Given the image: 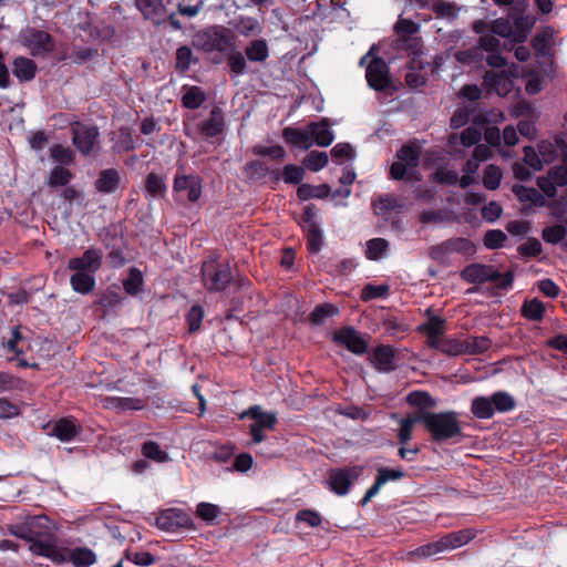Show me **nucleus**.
Wrapping results in <instances>:
<instances>
[{
	"label": "nucleus",
	"instance_id": "f257e3e1",
	"mask_svg": "<svg viewBox=\"0 0 567 567\" xmlns=\"http://www.w3.org/2000/svg\"><path fill=\"white\" fill-rule=\"evenodd\" d=\"M9 530L18 538L28 540L29 549L35 556L49 559V551L59 547L51 520L45 515L28 517L23 523L10 526Z\"/></svg>",
	"mask_w": 567,
	"mask_h": 567
},
{
	"label": "nucleus",
	"instance_id": "f03ea898",
	"mask_svg": "<svg viewBox=\"0 0 567 567\" xmlns=\"http://www.w3.org/2000/svg\"><path fill=\"white\" fill-rule=\"evenodd\" d=\"M421 423L435 442H445L462 435L458 414L455 411L439 413L421 411Z\"/></svg>",
	"mask_w": 567,
	"mask_h": 567
},
{
	"label": "nucleus",
	"instance_id": "7ed1b4c3",
	"mask_svg": "<svg viewBox=\"0 0 567 567\" xmlns=\"http://www.w3.org/2000/svg\"><path fill=\"white\" fill-rule=\"evenodd\" d=\"M477 532L474 528H464L461 530L445 534L435 542L427 543L410 551L422 558H429L443 551L453 550L468 544L476 537Z\"/></svg>",
	"mask_w": 567,
	"mask_h": 567
},
{
	"label": "nucleus",
	"instance_id": "20e7f679",
	"mask_svg": "<svg viewBox=\"0 0 567 567\" xmlns=\"http://www.w3.org/2000/svg\"><path fill=\"white\" fill-rule=\"evenodd\" d=\"M461 278L467 284L494 282L497 288L507 289L513 285L514 275L511 271L499 272L493 266L482 264H471L460 274Z\"/></svg>",
	"mask_w": 567,
	"mask_h": 567
},
{
	"label": "nucleus",
	"instance_id": "39448f33",
	"mask_svg": "<svg viewBox=\"0 0 567 567\" xmlns=\"http://www.w3.org/2000/svg\"><path fill=\"white\" fill-rule=\"evenodd\" d=\"M233 279L229 264L218 262L215 259L203 262L202 282L208 291H224L231 284Z\"/></svg>",
	"mask_w": 567,
	"mask_h": 567
},
{
	"label": "nucleus",
	"instance_id": "423d86ee",
	"mask_svg": "<svg viewBox=\"0 0 567 567\" xmlns=\"http://www.w3.org/2000/svg\"><path fill=\"white\" fill-rule=\"evenodd\" d=\"M198 48L205 52L225 53L235 45V39L225 27L215 25L207 28L196 35Z\"/></svg>",
	"mask_w": 567,
	"mask_h": 567
},
{
	"label": "nucleus",
	"instance_id": "0eeeda50",
	"mask_svg": "<svg viewBox=\"0 0 567 567\" xmlns=\"http://www.w3.org/2000/svg\"><path fill=\"white\" fill-rule=\"evenodd\" d=\"M240 419L250 417L252 423L249 425V433L251 435V443L259 444L265 439L264 434L267 430H274L277 424V415L272 412H265L259 405H252L248 410L244 411Z\"/></svg>",
	"mask_w": 567,
	"mask_h": 567
},
{
	"label": "nucleus",
	"instance_id": "6e6552de",
	"mask_svg": "<svg viewBox=\"0 0 567 567\" xmlns=\"http://www.w3.org/2000/svg\"><path fill=\"white\" fill-rule=\"evenodd\" d=\"M49 559L55 565L71 563L73 567H91L96 560V554L89 547L69 549L59 546L56 550L49 551Z\"/></svg>",
	"mask_w": 567,
	"mask_h": 567
},
{
	"label": "nucleus",
	"instance_id": "1a4fd4ad",
	"mask_svg": "<svg viewBox=\"0 0 567 567\" xmlns=\"http://www.w3.org/2000/svg\"><path fill=\"white\" fill-rule=\"evenodd\" d=\"M71 132L72 143L83 156L91 155L99 145L100 132L95 125L75 122L71 126Z\"/></svg>",
	"mask_w": 567,
	"mask_h": 567
},
{
	"label": "nucleus",
	"instance_id": "9d476101",
	"mask_svg": "<svg viewBox=\"0 0 567 567\" xmlns=\"http://www.w3.org/2000/svg\"><path fill=\"white\" fill-rule=\"evenodd\" d=\"M21 42L32 56H45L54 50L55 45L54 39L49 32L34 28L22 32Z\"/></svg>",
	"mask_w": 567,
	"mask_h": 567
},
{
	"label": "nucleus",
	"instance_id": "9b49d317",
	"mask_svg": "<svg viewBox=\"0 0 567 567\" xmlns=\"http://www.w3.org/2000/svg\"><path fill=\"white\" fill-rule=\"evenodd\" d=\"M203 190V179L198 175H176L173 183L175 200L186 198L189 203H196Z\"/></svg>",
	"mask_w": 567,
	"mask_h": 567
},
{
	"label": "nucleus",
	"instance_id": "f8f14e48",
	"mask_svg": "<svg viewBox=\"0 0 567 567\" xmlns=\"http://www.w3.org/2000/svg\"><path fill=\"white\" fill-rule=\"evenodd\" d=\"M316 217L315 206H306L301 215V227L306 234L307 248L312 254L318 252L322 247V231Z\"/></svg>",
	"mask_w": 567,
	"mask_h": 567
},
{
	"label": "nucleus",
	"instance_id": "ddd939ff",
	"mask_svg": "<svg viewBox=\"0 0 567 567\" xmlns=\"http://www.w3.org/2000/svg\"><path fill=\"white\" fill-rule=\"evenodd\" d=\"M362 472V466L331 470L328 482L330 489L340 496L348 494L351 485L361 476Z\"/></svg>",
	"mask_w": 567,
	"mask_h": 567
},
{
	"label": "nucleus",
	"instance_id": "4468645a",
	"mask_svg": "<svg viewBox=\"0 0 567 567\" xmlns=\"http://www.w3.org/2000/svg\"><path fill=\"white\" fill-rule=\"evenodd\" d=\"M365 79L371 89L385 91L391 83L389 65L383 59L374 56L367 66Z\"/></svg>",
	"mask_w": 567,
	"mask_h": 567
},
{
	"label": "nucleus",
	"instance_id": "2eb2a0df",
	"mask_svg": "<svg viewBox=\"0 0 567 567\" xmlns=\"http://www.w3.org/2000/svg\"><path fill=\"white\" fill-rule=\"evenodd\" d=\"M156 526L165 532H176L194 526L192 517L181 508H167L156 517Z\"/></svg>",
	"mask_w": 567,
	"mask_h": 567
},
{
	"label": "nucleus",
	"instance_id": "dca6fc26",
	"mask_svg": "<svg viewBox=\"0 0 567 567\" xmlns=\"http://www.w3.org/2000/svg\"><path fill=\"white\" fill-rule=\"evenodd\" d=\"M333 342L344 346L350 352L361 355L368 351V343L352 327H343L337 330L332 337Z\"/></svg>",
	"mask_w": 567,
	"mask_h": 567
},
{
	"label": "nucleus",
	"instance_id": "f3484780",
	"mask_svg": "<svg viewBox=\"0 0 567 567\" xmlns=\"http://www.w3.org/2000/svg\"><path fill=\"white\" fill-rule=\"evenodd\" d=\"M102 258L100 249L89 248L82 256L69 259L68 268L72 271H85L94 275L102 266Z\"/></svg>",
	"mask_w": 567,
	"mask_h": 567
},
{
	"label": "nucleus",
	"instance_id": "a211bd4d",
	"mask_svg": "<svg viewBox=\"0 0 567 567\" xmlns=\"http://www.w3.org/2000/svg\"><path fill=\"white\" fill-rule=\"evenodd\" d=\"M226 128L225 113L218 105H214L209 116L197 124V130L206 138L221 135Z\"/></svg>",
	"mask_w": 567,
	"mask_h": 567
},
{
	"label": "nucleus",
	"instance_id": "6ab92c4d",
	"mask_svg": "<svg viewBox=\"0 0 567 567\" xmlns=\"http://www.w3.org/2000/svg\"><path fill=\"white\" fill-rule=\"evenodd\" d=\"M135 6L145 20L161 25L166 20V7L162 0H135Z\"/></svg>",
	"mask_w": 567,
	"mask_h": 567
},
{
	"label": "nucleus",
	"instance_id": "aec40b11",
	"mask_svg": "<svg viewBox=\"0 0 567 567\" xmlns=\"http://www.w3.org/2000/svg\"><path fill=\"white\" fill-rule=\"evenodd\" d=\"M446 330L445 319L439 316H431L429 320L419 326L417 331L426 336V343L433 348L444 337Z\"/></svg>",
	"mask_w": 567,
	"mask_h": 567
},
{
	"label": "nucleus",
	"instance_id": "412c9836",
	"mask_svg": "<svg viewBox=\"0 0 567 567\" xmlns=\"http://www.w3.org/2000/svg\"><path fill=\"white\" fill-rule=\"evenodd\" d=\"M82 432L74 417H62L53 423L51 433L61 442H71Z\"/></svg>",
	"mask_w": 567,
	"mask_h": 567
},
{
	"label": "nucleus",
	"instance_id": "4be33fe9",
	"mask_svg": "<svg viewBox=\"0 0 567 567\" xmlns=\"http://www.w3.org/2000/svg\"><path fill=\"white\" fill-rule=\"evenodd\" d=\"M404 476V472L401 470L381 467L378 470V474L375 476L374 483L367 491L362 498V504H367L372 497H374L380 488L390 481H398Z\"/></svg>",
	"mask_w": 567,
	"mask_h": 567
},
{
	"label": "nucleus",
	"instance_id": "5701e85b",
	"mask_svg": "<svg viewBox=\"0 0 567 567\" xmlns=\"http://www.w3.org/2000/svg\"><path fill=\"white\" fill-rule=\"evenodd\" d=\"M282 137L289 145L300 150H309L313 145L308 125L305 128L286 127Z\"/></svg>",
	"mask_w": 567,
	"mask_h": 567
},
{
	"label": "nucleus",
	"instance_id": "b1692460",
	"mask_svg": "<svg viewBox=\"0 0 567 567\" xmlns=\"http://www.w3.org/2000/svg\"><path fill=\"white\" fill-rule=\"evenodd\" d=\"M308 126L313 145L327 147L333 142L334 135L329 127V122L327 118H322L319 122H311L308 124Z\"/></svg>",
	"mask_w": 567,
	"mask_h": 567
},
{
	"label": "nucleus",
	"instance_id": "393cba45",
	"mask_svg": "<svg viewBox=\"0 0 567 567\" xmlns=\"http://www.w3.org/2000/svg\"><path fill=\"white\" fill-rule=\"evenodd\" d=\"M121 184V175L115 168H106L100 172L94 182L95 189L101 194H112L116 192Z\"/></svg>",
	"mask_w": 567,
	"mask_h": 567
},
{
	"label": "nucleus",
	"instance_id": "a878e982",
	"mask_svg": "<svg viewBox=\"0 0 567 567\" xmlns=\"http://www.w3.org/2000/svg\"><path fill=\"white\" fill-rule=\"evenodd\" d=\"M372 363L382 372L395 369V351L390 346H379L373 350Z\"/></svg>",
	"mask_w": 567,
	"mask_h": 567
},
{
	"label": "nucleus",
	"instance_id": "bb28decb",
	"mask_svg": "<svg viewBox=\"0 0 567 567\" xmlns=\"http://www.w3.org/2000/svg\"><path fill=\"white\" fill-rule=\"evenodd\" d=\"M484 84L504 96L511 92L513 81L504 72L487 71L484 75Z\"/></svg>",
	"mask_w": 567,
	"mask_h": 567
},
{
	"label": "nucleus",
	"instance_id": "cd10ccee",
	"mask_svg": "<svg viewBox=\"0 0 567 567\" xmlns=\"http://www.w3.org/2000/svg\"><path fill=\"white\" fill-rule=\"evenodd\" d=\"M245 55L249 62L265 63L269 58V45L265 39L251 40L245 48Z\"/></svg>",
	"mask_w": 567,
	"mask_h": 567
},
{
	"label": "nucleus",
	"instance_id": "c85d7f7f",
	"mask_svg": "<svg viewBox=\"0 0 567 567\" xmlns=\"http://www.w3.org/2000/svg\"><path fill=\"white\" fill-rule=\"evenodd\" d=\"M37 64L33 60L24 56H18L13 60L12 72L20 82H28L34 79L37 74Z\"/></svg>",
	"mask_w": 567,
	"mask_h": 567
},
{
	"label": "nucleus",
	"instance_id": "c756f323",
	"mask_svg": "<svg viewBox=\"0 0 567 567\" xmlns=\"http://www.w3.org/2000/svg\"><path fill=\"white\" fill-rule=\"evenodd\" d=\"M520 315L526 320L542 322L546 315V305L538 298L526 299L522 303Z\"/></svg>",
	"mask_w": 567,
	"mask_h": 567
},
{
	"label": "nucleus",
	"instance_id": "7c9ffc66",
	"mask_svg": "<svg viewBox=\"0 0 567 567\" xmlns=\"http://www.w3.org/2000/svg\"><path fill=\"white\" fill-rule=\"evenodd\" d=\"M492 32L518 43L524 42L527 38L526 31H515L506 19H496L492 24Z\"/></svg>",
	"mask_w": 567,
	"mask_h": 567
},
{
	"label": "nucleus",
	"instance_id": "2f4dec72",
	"mask_svg": "<svg viewBox=\"0 0 567 567\" xmlns=\"http://www.w3.org/2000/svg\"><path fill=\"white\" fill-rule=\"evenodd\" d=\"M235 30L243 37H257L264 31L262 24L254 17L240 16L234 23Z\"/></svg>",
	"mask_w": 567,
	"mask_h": 567
},
{
	"label": "nucleus",
	"instance_id": "473e14b6",
	"mask_svg": "<svg viewBox=\"0 0 567 567\" xmlns=\"http://www.w3.org/2000/svg\"><path fill=\"white\" fill-rule=\"evenodd\" d=\"M492 347V340L486 336H468L463 340V354H483Z\"/></svg>",
	"mask_w": 567,
	"mask_h": 567
},
{
	"label": "nucleus",
	"instance_id": "72a5a7b5",
	"mask_svg": "<svg viewBox=\"0 0 567 567\" xmlns=\"http://www.w3.org/2000/svg\"><path fill=\"white\" fill-rule=\"evenodd\" d=\"M70 285L75 292L87 295L92 292L95 287V277L93 274L85 271H74L70 277Z\"/></svg>",
	"mask_w": 567,
	"mask_h": 567
},
{
	"label": "nucleus",
	"instance_id": "f704fd0d",
	"mask_svg": "<svg viewBox=\"0 0 567 567\" xmlns=\"http://www.w3.org/2000/svg\"><path fill=\"white\" fill-rule=\"evenodd\" d=\"M330 186L327 184L312 186L310 184H301L297 188V197L300 200H308L310 198H326L330 195Z\"/></svg>",
	"mask_w": 567,
	"mask_h": 567
},
{
	"label": "nucleus",
	"instance_id": "c9c22d12",
	"mask_svg": "<svg viewBox=\"0 0 567 567\" xmlns=\"http://www.w3.org/2000/svg\"><path fill=\"white\" fill-rule=\"evenodd\" d=\"M206 101V94L204 90L199 86L193 85L186 87L182 96V105L185 109L196 110L202 106V104Z\"/></svg>",
	"mask_w": 567,
	"mask_h": 567
},
{
	"label": "nucleus",
	"instance_id": "e433bc0d",
	"mask_svg": "<svg viewBox=\"0 0 567 567\" xmlns=\"http://www.w3.org/2000/svg\"><path fill=\"white\" fill-rule=\"evenodd\" d=\"M471 412L481 420H488L494 415L492 398L476 396L471 404Z\"/></svg>",
	"mask_w": 567,
	"mask_h": 567
},
{
	"label": "nucleus",
	"instance_id": "4c0bfd02",
	"mask_svg": "<svg viewBox=\"0 0 567 567\" xmlns=\"http://www.w3.org/2000/svg\"><path fill=\"white\" fill-rule=\"evenodd\" d=\"M513 193L520 202H528L536 206L545 205V197L536 188L526 187L523 185H514Z\"/></svg>",
	"mask_w": 567,
	"mask_h": 567
},
{
	"label": "nucleus",
	"instance_id": "58836bf2",
	"mask_svg": "<svg viewBox=\"0 0 567 567\" xmlns=\"http://www.w3.org/2000/svg\"><path fill=\"white\" fill-rule=\"evenodd\" d=\"M167 186L164 178L155 173H150L145 181V194L152 198H161L166 194Z\"/></svg>",
	"mask_w": 567,
	"mask_h": 567
},
{
	"label": "nucleus",
	"instance_id": "ea45409f",
	"mask_svg": "<svg viewBox=\"0 0 567 567\" xmlns=\"http://www.w3.org/2000/svg\"><path fill=\"white\" fill-rule=\"evenodd\" d=\"M419 422H421V411L417 415H408L400 421L398 440L401 445H406L412 440L414 425Z\"/></svg>",
	"mask_w": 567,
	"mask_h": 567
},
{
	"label": "nucleus",
	"instance_id": "a19ab883",
	"mask_svg": "<svg viewBox=\"0 0 567 567\" xmlns=\"http://www.w3.org/2000/svg\"><path fill=\"white\" fill-rule=\"evenodd\" d=\"M143 286L144 278L142 271L136 267H132L127 278L123 280L125 292L130 296H136L143 290Z\"/></svg>",
	"mask_w": 567,
	"mask_h": 567
},
{
	"label": "nucleus",
	"instance_id": "79ce46f5",
	"mask_svg": "<svg viewBox=\"0 0 567 567\" xmlns=\"http://www.w3.org/2000/svg\"><path fill=\"white\" fill-rule=\"evenodd\" d=\"M142 455L156 463H165L169 461V455L164 451L157 442L146 441L141 446Z\"/></svg>",
	"mask_w": 567,
	"mask_h": 567
},
{
	"label": "nucleus",
	"instance_id": "37998d69",
	"mask_svg": "<svg viewBox=\"0 0 567 567\" xmlns=\"http://www.w3.org/2000/svg\"><path fill=\"white\" fill-rule=\"evenodd\" d=\"M339 313V309L332 303H321L315 307V309L309 313V321L312 324L320 326L323 324L327 318L337 316Z\"/></svg>",
	"mask_w": 567,
	"mask_h": 567
},
{
	"label": "nucleus",
	"instance_id": "c03bdc74",
	"mask_svg": "<svg viewBox=\"0 0 567 567\" xmlns=\"http://www.w3.org/2000/svg\"><path fill=\"white\" fill-rule=\"evenodd\" d=\"M451 255L461 254L466 257H471L476 252V246L467 238L453 237L446 239Z\"/></svg>",
	"mask_w": 567,
	"mask_h": 567
},
{
	"label": "nucleus",
	"instance_id": "a18cd8bd",
	"mask_svg": "<svg viewBox=\"0 0 567 567\" xmlns=\"http://www.w3.org/2000/svg\"><path fill=\"white\" fill-rule=\"evenodd\" d=\"M494 412L505 413L515 409V399L505 391H498L491 395Z\"/></svg>",
	"mask_w": 567,
	"mask_h": 567
},
{
	"label": "nucleus",
	"instance_id": "49530a36",
	"mask_svg": "<svg viewBox=\"0 0 567 567\" xmlns=\"http://www.w3.org/2000/svg\"><path fill=\"white\" fill-rule=\"evenodd\" d=\"M432 349L441 351L447 355H463V340L442 338Z\"/></svg>",
	"mask_w": 567,
	"mask_h": 567
},
{
	"label": "nucleus",
	"instance_id": "de8ad7c7",
	"mask_svg": "<svg viewBox=\"0 0 567 567\" xmlns=\"http://www.w3.org/2000/svg\"><path fill=\"white\" fill-rule=\"evenodd\" d=\"M72 178L73 174L70 169L65 168L64 166L56 165L51 169L48 185L51 187L66 186Z\"/></svg>",
	"mask_w": 567,
	"mask_h": 567
},
{
	"label": "nucleus",
	"instance_id": "09e8293b",
	"mask_svg": "<svg viewBox=\"0 0 567 567\" xmlns=\"http://www.w3.org/2000/svg\"><path fill=\"white\" fill-rule=\"evenodd\" d=\"M503 173L501 168L494 164H489L484 169L483 185L486 189L495 190L499 187Z\"/></svg>",
	"mask_w": 567,
	"mask_h": 567
},
{
	"label": "nucleus",
	"instance_id": "8fccbe9b",
	"mask_svg": "<svg viewBox=\"0 0 567 567\" xmlns=\"http://www.w3.org/2000/svg\"><path fill=\"white\" fill-rule=\"evenodd\" d=\"M328 154L326 152L311 151L303 158L306 168L312 172L322 169L328 164Z\"/></svg>",
	"mask_w": 567,
	"mask_h": 567
},
{
	"label": "nucleus",
	"instance_id": "3c124183",
	"mask_svg": "<svg viewBox=\"0 0 567 567\" xmlns=\"http://www.w3.org/2000/svg\"><path fill=\"white\" fill-rule=\"evenodd\" d=\"M227 63L230 73L235 75H243L247 71L246 55L239 51H234V48L231 49V52L227 55Z\"/></svg>",
	"mask_w": 567,
	"mask_h": 567
},
{
	"label": "nucleus",
	"instance_id": "603ef678",
	"mask_svg": "<svg viewBox=\"0 0 567 567\" xmlns=\"http://www.w3.org/2000/svg\"><path fill=\"white\" fill-rule=\"evenodd\" d=\"M51 157L58 162L61 166L71 165L74 162V152L62 144H55L50 148Z\"/></svg>",
	"mask_w": 567,
	"mask_h": 567
},
{
	"label": "nucleus",
	"instance_id": "864d4df0",
	"mask_svg": "<svg viewBox=\"0 0 567 567\" xmlns=\"http://www.w3.org/2000/svg\"><path fill=\"white\" fill-rule=\"evenodd\" d=\"M194 59L193 50L188 45H182L176 50V70L181 73H185L189 70L192 62H196Z\"/></svg>",
	"mask_w": 567,
	"mask_h": 567
},
{
	"label": "nucleus",
	"instance_id": "5fc2aeb1",
	"mask_svg": "<svg viewBox=\"0 0 567 567\" xmlns=\"http://www.w3.org/2000/svg\"><path fill=\"white\" fill-rule=\"evenodd\" d=\"M389 247V243L384 238H372L367 241L365 256L370 260H378L382 257Z\"/></svg>",
	"mask_w": 567,
	"mask_h": 567
},
{
	"label": "nucleus",
	"instance_id": "6e6d98bb",
	"mask_svg": "<svg viewBox=\"0 0 567 567\" xmlns=\"http://www.w3.org/2000/svg\"><path fill=\"white\" fill-rule=\"evenodd\" d=\"M112 403L118 411H140L146 406L145 400L141 398H114Z\"/></svg>",
	"mask_w": 567,
	"mask_h": 567
},
{
	"label": "nucleus",
	"instance_id": "4d7b16f0",
	"mask_svg": "<svg viewBox=\"0 0 567 567\" xmlns=\"http://www.w3.org/2000/svg\"><path fill=\"white\" fill-rule=\"evenodd\" d=\"M567 236V228L563 225H553L542 231L543 239L551 245L561 243Z\"/></svg>",
	"mask_w": 567,
	"mask_h": 567
},
{
	"label": "nucleus",
	"instance_id": "13d9d810",
	"mask_svg": "<svg viewBox=\"0 0 567 567\" xmlns=\"http://www.w3.org/2000/svg\"><path fill=\"white\" fill-rule=\"evenodd\" d=\"M408 403L412 406H417L423 411L425 408H434L436 401L427 393L423 391H413L408 395Z\"/></svg>",
	"mask_w": 567,
	"mask_h": 567
},
{
	"label": "nucleus",
	"instance_id": "bf43d9fd",
	"mask_svg": "<svg viewBox=\"0 0 567 567\" xmlns=\"http://www.w3.org/2000/svg\"><path fill=\"white\" fill-rule=\"evenodd\" d=\"M390 287L388 285H365L361 290V299L369 301L372 299L384 298L388 296Z\"/></svg>",
	"mask_w": 567,
	"mask_h": 567
},
{
	"label": "nucleus",
	"instance_id": "052dcab7",
	"mask_svg": "<svg viewBox=\"0 0 567 567\" xmlns=\"http://www.w3.org/2000/svg\"><path fill=\"white\" fill-rule=\"evenodd\" d=\"M507 240V236L501 229L487 230L484 235L483 243L488 249H497L504 246Z\"/></svg>",
	"mask_w": 567,
	"mask_h": 567
},
{
	"label": "nucleus",
	"instance_id": "680f3d73",
	"mask_svg": "<svg viewBox=\"0 0 567 567\" xmlns=\"http://www.w3.org/2000/svg\"><path fill=\"white\" fill-rule=\"evenodd\" d=\"M474 125L466 127L460 135V142L464 147L476 145L482 138V128Z\"/></svg>",
	"mask_w": 567,
	"mask_h": 567
},
{
	"label": "nucleus",
	"instance_id": "e2e57ef3",
	"mask_svg": "<svg viewBox=\"0 0 567 567\" xmlns=\"http://www.w3.org/2000/svg\"><path fill=\"white\" fill-rule=\"evenodd\" d=\"M538 153L543 164H549L557 157L556 138L551 141H540L537 145Z\"/></svg>",
	"mask_w": 567,
	"mask_h": 567
},
{
	"label": "nucleus",
	"instance_id": "0e129e2a",
	"mask_svg": "<svg viewBox=\"0 0 567 567\" xmlns=\"http://www.w3.org/2000/svg\"><path fill=\"white\" fill-rule=\"evenodd\" d=\"M282 179L287 184H299L305 176V169L301 166L287 164L281 173Z\"/></svg>",
	"mask_w": 567,
	"mask_h": 567
},
{
	"label": "nucleus",
	"instance_id": "69168bd1",
	"mask_svg": "<svg viewBox=\"0 0 567 567\" xmlns=\"http://www.w3.org/2000/svg\"><path fill=\"white\" fill-rule=\"evenodd\" d=\"M398 161L403 162L409 167L415 168L419 165V151L410 145L402 146L398 153Z\"/></svg>",
	"mask_w": 567,
	"mask_h": 567
},
{
	"label": "nucleus",
	"instance_id": "338daca9",
	"mask_svg": "<svg viewBox=\"0 0 567 567\" xmlns=\"http://www.w3.org/2000/svg\"><path fill=\"white\" fill-rule=\"evenodd\" d=\"M196 514L204 522L212 523L220 514V508L215 504L202 502L197 505Z\"/></svg>",
	"mask_w": 567,
	"mask_h": 567
},
{
	"label": "nucleus",
	"instance_id": "774afa93",
	"mask_svg": "<svg viewBox=\"0 0 567 567\" xmlns=\"http://www.w3.org/2000/svg\"><path fill=\"white\" fill-rule=\"evenodd\" d=\"M204 319V309L199 305H194L186 315V322L190 333L199 330Z\"/></svg>",
	"mask_w": 567,
	"mask_h": 567
}]
</instances>
